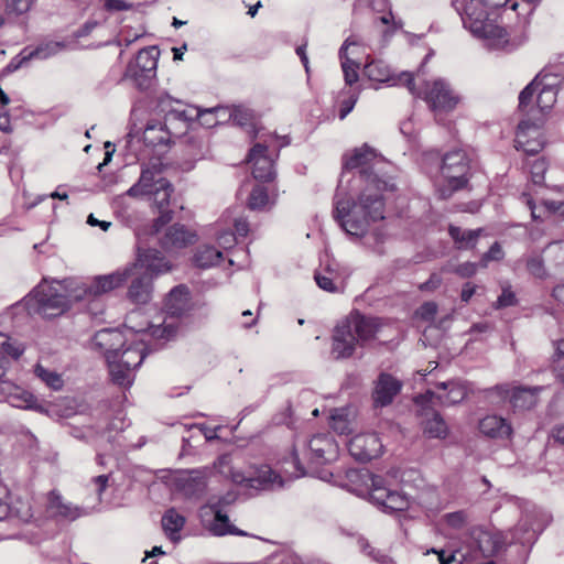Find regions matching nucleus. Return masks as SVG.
Here are the masks:
<instances>
[{
  "mask_svg": "<svg viewBox=\"0 0 564 564\" xmlns=\"http://www.w3.org/2000/svg\"><path fill=\"white\" fill-rule=\"evenodd\" d=\"M337 454L338 446L333 436L318 433L308 442L296 441L290 457L282 460L281 469L290 479L312 475L325 480L327 474H317L312 465L330 463L336 459Z\"/></svg>",
  "mask_w": 564,
  "mask_h": 564,
  "instance_id": "20e7f679",
  "label": "nucleus"
},
{
  "mask_svg": "<svg viewBox=\"0 0 564 564\" xmlns=\"http://www.w3.org/2000/svg\"><path fill=\"white\" fill-rule=\"evenodd\" d=\"M25 350V346L19 341H11V338L0 333V381H6V372L9 367V359H19Z\"/></svg>",
  "mask_w": 564,
  "mask_h": 564,
  "instance_id": "72a5a7b5",
  "label": "nucleus"
},
{
  "mask_svg": "<svg viewBox=\"0 0 564 564\" xmlns=\"http://www.w3.org/2000/svg\"><path fill=\"white\" fill-rule=\"evenodd\" d=\"M516 303H517L516 294L511 290V286L507 285V286L502 288V292L495 303V308L499 310V308L512 306Z\"/></svg>",
  "mask_w": 564,
  "mask_h": 564,
  "instance_id": "4d7b16f0",
  "label": "nucleus"
},
{
  "mask_svg": "<svg viewBox=\"0 0 564 564\" xmlns=\"http://www.w3.org/2000/svg\"><path fill=\"white\" fill-rule=\"evenodd\" d=\"M444 522L454 530L462 529L466 523V514L463 511H455L444 516Z\"/></svg>",
  "mask_w": 564,
  "mask_h": 564,
  "instance_id": "052dcab7",
  "label": "nucleus"
},
{
  "mask_svg": "<svg viewBox=\"0 0 564 564\" xmlns=\"http://www.w3.org/2000/svg\"><path fill=\"white\" fill-rule=\"evenodd\" d=\"M527 268L529 272L538 279H544L547 275L543 259L539 256L529 258L527 261Z\"/></svg>",
  "mask_w": 564,
  "mask_h": 564,
  "instance_id": "864d4df0",
  "label": "nucleus"
},
{
  "mask_svg": "<svg viewBox=\"0 0 564 564\" xmlns=\"http://www.w3.org/2000/svg\"><path fill=\"white\" fill-rule=\"evenodd\" d=\"M34 376L50 390L61 391L64 387V379L57 371L44 367L37 362L33 369Z\"/></svg>",
  "mask_w": 564,
  "mask_h": 564,
  "instance_id": "a19ab883",
  "label": "nucleus"
},
{
  "mask_svg": "<svg viewBox=\"0 0 564 564\" xmlns=\"http://www.w3.org/2000/svg\"><path fill=\"white\" fill-rule=\"evenodd\" d=\"M207 486L205 470H191L180 474L176 477L177 489L186 497L196 498L200 496Z\"/></svg>",
  "mask_w": 564,
  "mask_h": 564,
  "instance_id": "cd10ccee",
  "label": "nucleus"
},
{
  "mask_svg": "<svg viewBox=\"0 0 564 564\" xmlns=\"http://www.w3.org/2000/svg\"><path fill=\"white\" fill-rule=\"evenodd\" d=\"M402 383L389 373H381L373 389L372 398L376 406L390 404L400 392Z\"/></svg>",
  "mask_w": 564,
  "mask_h": 564,
  "instance_id": "c756f323",
  "label": "nucleus"
},
{
  "mask_svg": "<svg viewBox=\"0 0 564 564\" xmlns=\"http://www.w3.org/2000/svg\"><path fill=\"white\" fill-rule=\"evenodd\" d=\"M359 98V89L348 88L340 91L337 102L339 106V119H345L354 109Z\"/></svg>",
  "mask_w": 564,
  "mask_h": 564,
  "instance_id": "37998d69",
  "label": "nucleus"
},
{
  "mask_svg": "<svg viewBox=\"0 0 564 564\" xmlns=\"http://www.w3.org/2000/svg\"><path fill=\"white\" fill-rule=\"evenodd\" d=\"M437 388L438 393L427 390L424 394L415 397V403L419 405L433 403L434 398H436L442 405H452L463 401L467 394L466 388L458 381L441 382Z\"/></svg>",
  "mask_w": 564,
  "mask_h": 564,
  "instance_id": "6ab92c4d",
  "label": "nucleus"
},
{
  "mask_svg": "<svg viewBox=\"0 0 564 564\" xmlns=\"http://www.w3.org/2000/svg\"><path fill=\"white\" fill-rule=\"evenodd\" d=\"M330 426L338 434H346L349 432L350 422L346 409H335L330 414Z\"/></svg>",
  "mask_w": 564,
  "mask_h": 564,
  "instance_id": "de8ad7c7",
  "label": "nucleus"
},
{
  "mask_svg": "<svg viewBox=\"0 0 564 564\" xmlns=\"http://www.w3.org/2000/svg\"><path fill=\"white\" fill-rule=\"evenodd\" d=\"M547 165L545 160L538 159L532 162L530 167L531 180L534 184L541 185L544 182V174L546 172Z\"/></svg>",
  "mask_w": 564,
  "mask_h": 564,
  "instance_id": "603ef678",
  "label": "nucleus"
},
{
  "mask_svg": "<svg viewBox=\"0 0 564 564\" xmlns=\"http://www.w3.org/2000/svg\"><path fill=\"white\" fill-rule=\"evenodd\" d=\"M9 516L15 517L22 522H29L34 518L33 508L29 499L17 498L9 505Z\"/></svg>",
  "mask_w": 564,
  "mask_h": 564,
  "instance_id": "c03bdc74",
  "label": "nucleus"
},
{
  "mask_svg": "<svg viewBox=\"0 0 564 564\" xmlns=\"http://www.w3.org/2000/svg\"><path fill=\"white\" fill-rule=\"evenodd\" d=\"M479 263L475 262H465L454 268L453 272L459 275L460 278H470L476 274Z\"/></svg>",
  "mask_w": 564,
  "mask_h": 564,
  "instance_id": "e2e57ef3",
  "label": "nucleus"
},
{
  "mask_svg": "<svg viewBox=\"0 0 564 564\" xmlns=\"http://www.w3.org/2000/svg\"><path fill=\"white\" fill-rule=\"evenodd\" d=\"M542 530L543 524L536 520L535 516L525 514L511 533L512 542L531 547Z\"/></svg>",
  "mask_w": 564,
  "mask_h": 564,
  "instance_id": "c85d7f7f",
  "label": "nucleus"
},
{
  "mask_svg": "<svg viewBox=\"0 0 564 564\" xmlns=\"http://www.w3.org/2000/svg\"><path fill=\"white\" fill-rule=\"evenodd\" d=\"M251 111L243 107H236L230 112V120L237 126H246L251 121Z\"/></svg>",
  "mask_w": 564,
  "mask_h": 564,
  "instance_id": "13d9d810",
  "label": "nucleus"
},
{
  "mask_svg": "<svg viewBox=\"0 0 564 564\" xmlns=\"http://www.w3.org/2000/svg\"><path fill=\"white\" fill-rule=\"evenodd\" d=\"M0 402H8L18 409L35 410L43 412V406L39 404L36 397L17 386L10 380L0 381Z\"/></svg>",
  "mask_w": 564,
  "mask_h": 564,
  "instance_id": "a211bd4d",
  "label": "nucleus"
},
{
  "mask_svg": "<svg viewBox=\"0 0 564 564\" xmlns=\"http://www.w3.org/2000/svg\"><path fill=\"white\" fill-rule=\"evenodd\" d=\"M237 495L234 491H227L220 496H212L206 505L214 513L215 518L210 522L208 530L215 536H224L227 534L249 536L246 531L236 528L229 522L227 514L223 512L224 508L234 503Z\"/></svg>",
  "mask_w": 564,
  "mask_h": 564,
  "instance_id": "ddd939ff",
  "label": "nucleus"
},
{
  "mask_svg": "<svg viewBox=\"0 0 564 564\" xmlns=\"http://www.w3.org/2000/svg\"><path fill=\"white\" fill-rule=\"evenodd\" d=\"M541 390V387L524 388L498 384L489 389L488 392L497 393L502 400H509L516 409H530L536 403V395Z\"/></svg>",
  "mask_w": 564,
  "mask_h": 564,
  "instance_id": "aec40b11",
  "label": "nucleus"
},
{
  "mask_svg": "<svg viewBox=\"0 0 564 564\" xmlns=\"http://www.w3.org/2000/svg\"><path fill=\"white\" fill-rule=\"evenodd\" d=\"M448 429L445 421L437 413L424 423V433L434 438H444L447 435Z\"/></svg>",
  "mask_w": 564,
  "mask_h": 564,
  "instance_id": "a18cd8bd",
  "label": "nucleus"
},
{
  "mask_svg": "<svg viewBox=\"0 0 564 564\" xmlns=\"http://www.w3.org/2000/svg\"><path fill=\"white\" fill-rule=\"evenodd\" d=\"M234 227L237 238L241 237L245 238L249 232V224L243 218H236L234 219Z\"/></svg>",
  "mask_w": 564,
  "mask_h": 564,
  "instance_id": "69168bd1",
  "label": "nucleus"
},
{
  "mask_svg": "<svg viewBox=\"0 0 564 564\" xmlns=\"http://www.w3.org/2000/svg\"><path fill=\"white\" fill-rule=\"evenodd\" d=\"M166 181L167 180L163 176L162 163L152 162L143 164L138 182L133 184L126 194L133 198L148 197Z\"/></svg>",
  "mask_w": 564,
  "mask_h": 564,
  "instance_id": "dca6fc26",
  "label": "nucleus"
},
{
  "mask_svg": "<svg viewBox=\"0 0 564 564\" xmlns=\"http://www.w3.org/2000/svg\"><path fill=\"white\" fill-rule=\"evenodd\" d=\"M503 256H505V253H503L501 246L498 242H495L489 248V250L486 253H484V256L480 259L479 264L481 268H487V265L490 261H499L503 258Z\"/></svg>",
  "mask_w": 564,
  "mask_h": 564,
  "instance_id": "6e6d98bb",
  "label": "nucleus"
},
{
  "mask_svg": "<svg viewBox=\"0 0 564 564\" xmlns=\"http://www.w3.org/2000/svg\"><path fill=\"white\" fill-rule=\"evenodd\" d=\"M542 76L536 75V77L520 93L519 95V107L524 109L531 101L533 95L536 93L539 88V83L542 79Z\"/></svg>",
  "mask_w": 564,
  "mask_h": 564,
  "instance_id": "3c124183",
  "label": "nucleus"
},
{
  "mask_svg": "<svg viewBox=\"0 0 564 564\" xmlns=\"http://www.w3.org/2000/svg\"><path fill=\"white\" fill-rule=\"evenodd\" d=\"M93 485L95 487V490L97 492V500L100 502V497L102 491L107 488L108 485V476L107 475H100L93 479Z\"/></svg>",
  "mask_w": 564,
  "mask_h": 564,
  "instance_id": "338daca9",
  "label": "nucleus"
},
{
  "mask_svg": "<svg viewBox=\"0 0 564 564\" xmlns=\"http://www.w3.org/2000/svg\"><path fill=\"white\" fill-rule=\"evenodd\" d=\"M140 312H131L127 317V330L105 328L98 330L94 345L105 355L113 383L130 388L134 381V371L145 358V337L169 340L176 334L174 322L164 319L163 324L145 323L137 328L135 319Z\"/></svg>",
  "mask_w": 564,
  "mask_h": 564,
  "instance_id": "f03ea898",
  "label": "nucleus"
},
{
  "mask_svg": "<svg viewBox=\"0 0 564 564\" xmlns=\"http://www.w3.org/2000/svg\"><path fill=\"white\" fill-rule=\"evenodd\" d=\"M506 0H452V6L460 15L464 28L481 41L489 51L511 52L524 39H511L507 30L490 19V10L505 7Z\"/></svg>",
  "mask_w": 564,
  "mask_h": 564,
  "instance_id": "7ed1b4c3",
  "label": "nucleus"
},
{
  "mask_svg": "<svg viewBox=\"0 0 564 564\" xmlns=\"http://www.w3.org/2000/svg\"><path fill=\"white\" fill-rule=\"evenodd\" d=\"M231 480L253 489H268L274 486H283L282 477L268 465L249 466L246 470L232 468Z\"/></svg>",
  "mask_w": 564,
  "mask_h": 564,
  "instance_id": "f8f14e48",
  "label": "nucleus"
},
{
  "mask_svg": "<svg viewBox=\"0 0 564 564\" xmlns=\"http://www.w3.org/2000/svg\"><path fill=\"white\" fill-rule=\"evenodd\" d=\"M365 64L369 62L370 55L367 52V46L359 41L356 36H349L343 43L339 50L340 59H350V62Z\"/></svg>",
  "mask_w": 564,
  "mask_h": 564,
  "instance_id": "e433bc0d",
  "label": "nucleus"
},
{
  "mask_svg": "<svg viewBox=\"0 0 564 564\" xmlns=\"http://www.w3.org/2000/svg\"><path fill=\"white\" fill-rule=\"evenodd\" d=\"M468 170V160L464 151L456 150L445 154L435 181L440 195L446 198L454 191L463 188L467 183Z\"/></svg>",
  "mask_w": 564,
  "mask_h": 564,
  "instance_id": "6e6552de",
  "label": "nucleus"
},
{
  "mask_svg": "<svg viewBox=\"0 0 564 564\" xmlns=\"http://www.w3.org/2000/svg\"><path fill=\"white\" fill-rule=\"evenodd\" d=\"M94 507H77L65 502L59 494L51 491L46 498V513L52 518H59L67 521H74L86 516Z\"/></svg>",
  "mask_w": 564,
  "mask_h": 564,
  "instance_id": "5701e85b",
  "label": "nucleus"
},
{
  "mask_svg": "<svg viewBox=\"0 0 564 564\" xmlns=\"http://www.w3.org/2000/svg\"><path fill=\"white\" fill-rule=\"evenodd\" d=\"M364 73L369 80L387 84L389 86H405L411 94H414V77L410 72L394 74L390 66L382 59H371L364 66Z\"/></svg>",
  "mask_w": 564,
  "mask_h": 564,
  "instance_id": "4468645a",
  "label": "nucleus"
},
{
  "mask_svg": "<svg viewBox=\"0 0 564 564\" xmlns=\"http://www.w3.org/2000/svg\"><path fill=\"white\" fill-rule=\"evenodd\" d=\"M156 108L165 116V124L178 120L187 128V120L191 116L181 100L173 98L167 93H161L156 98Z\"/></svg>",
  "mask_w": 564,
  "mask_h": 564,
  "instance_id": "7c9ffc66",
  "label": "nucleus"
},
{
  "mask_svg": "<svg viewBox=\"0 0 564 564\" xmlns=\"http://www.w3.org/2000/svg\"><path fill=\"white\" fill-rule=\"evenodd\" d=\"M442 283V278L437 274H432L431 278L422 283L420 285V289L423 290V291H431V290H435L436 288H438Z\"/></svg>",
  "mask_w": 564,
  "mask_h": 564,
  "instance_id": "774afa93",
  "label": "nucleus"
},
{
  "mask_svg": "<svg viewBox=\"0 0 564 564\" xmlns=\"http://www.w3.org/2000/svg\"><path fill=\"white\" fill-rule=\"evenodd\" d=\"M341 69L344 74V79L346 85L349 86V88H352L351 86L356 84L359 79L358 69L361 66V63H355L350 62V59H340Z\"/></svg>",
  "mask_w": 564,
  "mask_h": 564,
  "instance_id": "8fccbe9b",
  "label": "nucleus"
},
{
  "mask_svg": "<svg viewBox=\"0 0 564 564\" xmlns=\"http://www.w3.org/2000/svg\"><path fill=\"white\" fill-rule=\"evenodd\" d=\"M478 429L481 434L491 438H506L511 435L510 423L498 415H487L479 421Z\"/></svg>",
  "mask_w": 564,
  "mask_h": 564,
  "instance_id": "f704fd0d",
  "label": "nucleus"
},
{
  "mask_svg": "<svg viewBox=\"0 0 564 564\" xmlns=\"http://www.w3.org/2000/svg\"><path fill=\"white\" fill-rule=\"evenodd\" d=\"M173 193V186L170 181L162 183L148 198L153 202L160 216L155 220V227L163 226L172 220V214L169 210L170 198Z\"/></svg>",
  "mask_w": 564,
  "mask_h": 564,
  "instance_id": "473e14b6",
  "label": "nucleus"
},
{
  "mask_svg": "<svg viewBox=\"0 0 564 564\" xmlns=\"http://www.w3.org/2000/svg\"><path fill=\"white\" fill-rule=\"evenodd\" d=\"M344 171L335 195V219L352 237H362L371 221L384 218L382 192L394 191L387 177L389 163L364 144L343 159Z\"/></svg>",
  "mask_w": 564,
  "mask_h": 564,
  "instance_id": "f257e3e1",
  "label": "nucleus"
},
{
  "mask_svg": "<svg viewBox=\"0 0 564 564\" xmlns=\"http://www.w3.org/2000/svg\"><path fill=\"white\" fill-rule=\"evenodd\" d=\"M285 144L286 142L278 135L269 134L250 149L247 161L252 166L254 178L264 182L274 178V160L279 155V149Z\"/></svg>",
  "mask_w": 564,
  "mask_h": 564,
  "instance_id": "1a4fd4ad",
  "label": "nucleus"
},
{
  "mask_svg": "<svg viewBox=\"0 0 564 564\" xmlns=\"http://www.w3.org/2000/svg\"><path fill=\"white\" fill-rule=\"evenodd\" d=\"M437 304L435 302H425L416 311V316L423 321L431 322L437 313Z\"/></svg>",
  "mask_w": 564,
  "mask_h": 564,
  "instance_id": "680f3d73",
  "label": "nucleus"
},
{
  "mask_svg": "<svg viewBox=\"0 0 564 564\" xmlns=\"http://www.w3.org/2000/svg\"><path fill=\"white\" fill-rule=\"evenodd\" d=\"M413 95L423 98L435 116L452 111L460 100L451 85L442 78L424 82L420 90L414 87Z\"/></svg>",
  "mask_w": 564,
  "mask_h": 564,
  "instance_id": "9d476101",
  "label": "nucleus"
},
{
  "mask_svg": "<svg viewBox=\"0 0 564 564\" xmlns=\"http://www.w3.org/2000/svg\"><path fill=\"white\" fill-rule=\"evenodd\" d=\"M133 275V267H123L109 274L96 275L89 281H68L70 296L76 301L95 302L100 296L121 288Z\"/></svg>",
  "mask_w": 564,
  "mask_h": 564,
  "instance_id": "423d86ee",
  "label": "nucleus"
},
{
  "mask_svg": "<svg viewBox=\"0 0 564 564\" xmlns=\"http://www.w3.org/2000/svg\"><path fill=\"white\" fill-rule=\"evenodd\" d=\"M185 517L180 514L174 508L165 511L162 517V528L165 535L174 543L180 542V532L185 525Z\"/></svg>",
  "mask_w": 564,
  "mask_h": 564,
  "instance_id": "4c0bfd02",
  "label": "nucleus"
},
{
  "mask_svg": "<svg viewBox=\"0 0 564 564\" xmlns=\"http://www.w3.org/2000/svg\"><path fill=\"white\" fill-rule=\"evenodd\" d=\"M315 281L322 290L330 293H336L343 290V281L338 272L330 268L329 264L326 265L323 271L315 273Z\"/></svg>",
  "mask_w": 564,
  "mask_h": 564,
  "instance_id": "58836bf2",
  "label": "nucleus"
},
{
  "mask_svg": "<svg viewBox=\"0 0 564 564\" xmlns=\"http://www.w3.org/2000/svg\"><path fill=\"white\" fill-rule=\"evenodd\" d=\"M33 4V0H6V10L8 13H26Z\"/></svg>",
  "mask_w": 564,
  "mask_h": 564,
  "instance_id": "5fc2aeb1",
  "label": "nucleus"
},
{
  "mask_svg": "<svg viewBox=\"0 0 564 564\" xmlns=\"http://www.w3.org/2000/svg\"><path fill=\"white\" fill-rule=\"evenodd\" d=\"M343 323L354 334L358 346L365 347L377 339V334L382 327L381 319L364 315L358 311L351 312Z\"/></svg>",
  "mask_w": 564,
  "mask_h": 564,
  "instance_id": "2eb2a0df",
  "label": "nucleus"
},
{
  "mask_svg": "<svg viewBox=\"0 0 564 564\" xmlns=\"http://www.w3.org/2000/svg\"><path fill=\"white\" fill-rule=\"evenodd\" d=\"M104 7L107 11H123L131 4L127 0H104Z\"/></svg>",
  "mask_w": 564,
  "mask_h": 564,
  "instance_id": "0e129e2a",
  "label": "nucleus"
},
{
  "mask_svg": "<svg viewBox=\"0 0 564 564\" xmlns=\"http://www.w3.org/2000/svg\"><path fill=\"white\" fill-rule=\"evenodd\" d=\"M73 278L63 281H54L47 283L44 280L30 294V301L36 304V311L45 317H53L65 312L72 302H77L70 296V286L68 281Z\"/></svg>",
  "mask_w": 564,
  "mask_h": 564,
  "instance_id": "0eeeda50",
  "label": "nucleus"
},
{
  "mask_svg": "<svg viewBox=\"0 0 564 564\" xmlns=\"http://www.w3.org/2000/svg\"><path fill=\"white\" fill-rule=\"evenodd\" d=\"M189 290L181 284L170 291L165 299V312L170 318L180 317L189 308Z\"/></svg>",
  "mask_w": 564,
  "mask_h": 564,
  "instance_id": "2f4dec72",
  "label": "nucleus"
},
{
  "mask_svg": "<svg viewBox=\"0 0 564 564\" xmlns=\"http://www.w3.org/2000/svg\"><path fill=\"white\" fill-rule=\"evenodd\" d=\"M539 76L543 78L540 80L536 90V105L544 112L550 110L556 102L561 79L557 75L543 72Z\"/></svg>",
  "mask_w": 564,
  "mask_h": 564,
  "instance_id": "bb28decb",
  "label": "nucleus"
},
{
  "mask_svg": "<svg viewBox=\"0 0 564 564\" xmlns=\"http://www.w3.org/2000/svg\"><path fill=\"white\" fill-rule=\"evenodd\" d=\"M195 241L196 234L180 224L169 227L164 236L160 239L161 247L166 252H176L193 245Z\"/></svg>",
  "mask_w": 564,
  "mask_h": 564,
  "instance_id": "393cba45",
  "label": "nucleus"
},
{
  "mask_svg": "<svg viewBox=\"0 0 564 564\" xmlns=\"http://www.w3.org/2000/svg\"><path fill=\"white\" fill-rule=\"evenodd\" d=\"M544 147V139L540 126L529 120L519 123L516 134V148L527 154L539 153Z\"/></svg>",
  "mask_w": 564,
  "mask_h": 564,
  "instance_id": "4be33fe9",
  "label": "nucleus"
},
{
  "mask_svg": "<svg viewBox=\"0 0 564 564\" xmlns=\"http://www.w3.org/2000/svg\"><path fill=\"white\" fill-rule=\"evenodd\" d=\"M160 51L156 46H149L139 51L124 72V77L130 78L140 89L150 87L156 76Z\"/></svg>",
  "mask_w": 564,
  "mask_h": 564,
  "instance_id": "9b49d317",
  "label": "nucleus"
},
{
  "mask_svg": "<svg viewBox=\"0 0 564 564\" xmlns=\"http://www.w3.org/2000/svg\"><path fill=\"white\" fill-rule=\"evenodd\" d=\"M223 260V252L213 246L204 245L197 248L194 254V263L202 269H209Z\"/></svg>",
  "mask_w": 564,
  "mask_h": 564,
  "instance_id": "ea45409f",
  "label": "nucleus"
},
{
  "mask_svg": "<svg viewBox=\"0 0 564 564\" xmlns=\"http://www.w3.org/2000/svg\"><path fill=\"white\" fill-rule=\"evenodd\" d=\"M271 205L268 191L262 185H257L250 193L248 198V207L251 210H264Z\"/></svg>",
  "mask_w": 564,
  "mask_h": 564,
  "instance_id": "49530a36",
  "label": "nucleus"
},
{
  "mask_svg": "<svg viewBox=\"0 0 564 564\" xmlns=\"http://www.w3.org/2000/svg\"><path fill=\"white\" fill-rule=\"evenodd\" d=\"M216 240L223 249L228 250L237 243L238 238L234 231L226 229L217 232Z\"/></svg>",
  "mask_w": 564,
  "mask_h": 564,
  "instance_id": "bf43d9fd",
  "label": "nucleus"
},
{
  "mask_svg": "<svg viewBox=\"0 0 564 564\" xmlns=\"http://www.w3.org/2000/svg\"><path fill=\"white\" fill-rule=\"evenodd\" d=\"M219 112H225L224 108L215 107L210 109L200 110L198 108H193V115L188 113L191 117L199 119L203 124H205L208 128H212L217 124V118L215 117Z\"/></svg>",
  "mask_w": 564,
  "mask_h": 564,
  "instance_id": "09e8293b",
  "label": "nucleus"
},
{
  "mask_svg": "<svg viewBox=\"0 0 564 564\" xmlns=\"http://www.w3.org/2000/svg\"><path fill=\"white\" fill-rule=\"evenodd\" d=\"M382 442L376 433L357 434L348 443L350 455L360 462L377 458L382 453Z\"/></svg>",
  "mask_w": 564,
  "mask_h": 564,
  "instance_id": "412c9836",
  "label": "nucleus"
},
{
  "mask_svg": "<svg viewBox=\"0 0 564 564\" xmlns=\"http://www.w3.org/2000/svg\"><path fill=\"white\" fill-rule=\"evenodd\" d=\"M482 229L462 230L459 227L449 226L448 232L458 249H473L477 245Z\"/></svg>",
  "mask_w": 564,
  "mask_h": 564,
  "instance_id": "79ce46f5",
  "label": "nucleus"
},
{
  "mask_svg": "<svg viewBox=\"0 0 564 564\" xmlns=\"http://www.w3.org/2000/svg\"><path fill=\"white\" fill-rule=\"evenodd\" d=\"M358 343L354 334L346 327L343 321L335 327L332 343V356L335 359H347L355 352Z\"/></svg>",
  "mask_w": 564,
  "mask_h": 564,
  "instance_id": "a878e982",
  "label": "nucleus"
},
{
  "mask_svg": "<svg viewBox=\"0 0 564 564\" xmlns=\"http://www.w3.org/2000/svg\"><path fill=\"white\" fill-rule=\"evenodd\" d=\"M127 267H133V275L139 272L153 281L154 278L172 270V264L156 249L138 250L137 260Z\"/></svg>",
  "mask_w": 564,
  "mask_h": 564,
  "instance_id": "f3484780",
  "label": "nucleus"
},
{
  "mask_svg": "<svg viewBox=\"0 0 564 564\" xmlns=\"http://www.w3.org/2000/svg\"><path fill=\"white\" fill-rule=\"evenodd\" d=\"M128 289V299L135 304H145L152 296V281L147 275L135 272Z\"/></svg>",
  "mask_w": 564,
  "mask_h": 564,
  "instance_id": "c9c22d12",
  "label": "nucleus"
},
{
  "mask_svg": "<svg viewBox=\"0 0 564 564\" xmlns=\"http://www.w3.org/2000/svg\"><path fill=\"white\" fill-rule=\"evenodd\" d=\"M346 477L350 482V490L358 496L368 497L369 500L384 512L404 511L410 506L406 495L386 487L382 477L372 475L365 469H348Z\"/></svg>",
  "mask_w": 564,
  "mask_h": 564,
  "instance_id": "39448f33",
  "label": "nucleus"
},
{
  "mask_svg": "<svg viewBox=\"0 0 564 564\" xmlns=\"http://www.w3.org/2000/svg\"><path fill=\"white\" fill-rule=\"evenodd\" d=\"M66 47L63 42H47L34 50L24 48L19 55L11 59L8 64L7 69L14 72L20 67L24 66L29 61L33 58L46 59L62 52Z\"/></svg>",
  "mask_w": 564,
  "mask_h": 564,
  "instance_id": "b1692460",
  "label": "nucleus"
}]
</instances>
